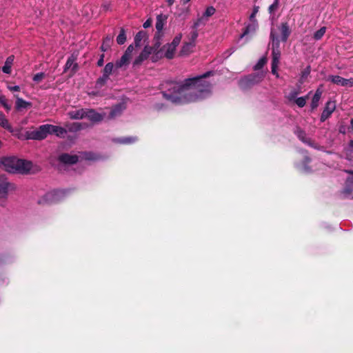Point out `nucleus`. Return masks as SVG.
<instances>
[{"mask_svg": "<svg viewBox=\"0 0 353 353\" xmlns=\"http://www.w3.org/2000/svg\"><path fill=\"white\" fill-rule=\"evenodd\" d=\"M258 26L259 25L257 21H249V22L245 26L244 31L241 35V38H243L248 36V34H254L256 31Z\"/></svg>", "mask_w": 353, "mask_h": 353, "instance_id": "obj_15", "label": "nucleus"}, {"mask_svg": "<svg viewBox=\"0 0 353 353\" xmlns=\"http://www.w3.org/2000/svg\"><path fill=\"white\" fill-rule=\"evenodd\" d=\"M50 128H52V125L46 124L41 125L37 130L31 133L29 138L37 140L43 139L50 134Z\"/></svg>", "mask_w": 353, "mask_h": 353, "instance_id": "obj_7", "label": "nucleus"}, {"mask_svg": "<svg viewBox=\"0 0 353 353\" xmlns=\"http://www.w3.org/2000/svg\"><path fill=\"white\" fill-rule=\"evenodd\" d=\"M14 189V185L10 183L5 175H0V205L1 206L6 205L9 192Z\"/></svg>", "mask_w": 353, "mask_h": 353, "instance_id": "obj_3", "label": "nucleus"}, {"mask_svg": "<svg viewBox=\"0 0 353 353\" xmlns=\"http://www.w3.org/2000/svg\"><path fill=\"white\" fill-rule=\"evenodd\" d=\"M215 8L213 6H209L206 8L203 15L199 18L193 24L194 28H197L200 26L205 25L208 21V18L215 13Z\"/></svg>", "mask_w": 353, "mask_h": 353, "instance_id": "obj_8", "label": "nucleus"}, {"mask_svg": "<svg viewBox=\"0 0 353 353\" xmlns=\"http://www.w3.org/2000/svg\"><path fill=\"white\" fill-rule=\"evenodd\" d=\"M68 114L72 119H81L85 118V109L71 110L68 112Z\"/></svg>", "mask_w": 353, "mask_h": 353, "instance_id": "obj_19", "label": "nucleus"}, {"mask_svg": "<svg viewBox=\"0 0 353 353\" xmlns=\"http://www.w3.org/2000/svg\"><path fill=\"white\" fill-rule=\"evenodd\" d=\"M134 48L133 45H130L128 48L126 49L125 53L130 55L132 57V52L134 50Z\"/></svg>", "mask_w": 353, "mask_h": 353, "instance_id": "obj_47", "label": "nucleus"}, {"mask_svg": "<svg viewBox=\"0 0 353 353\" xmlns=\"http://www.w3.org/2000/svg\"><path fill=\"white\" fill-rule=\"evenodd\" d=\"M76 68L77 64L74 63V59L72 57L68 58L65 63V70L72 68V70L74 71L76 70Z\"/></svg>", "mask_w": 353, "mask_h": 353, "instance_id": "obj_35", "label": "nucleus"}, {"mask_svg": "<svg viewBox=\"0 0 353 353\" xmlns=\"http://www.w3.org/2000/svg\"><path fill=\"white\" fill-rule=\"evenodd\" d=\"M125 108V105L123 103H119L115 105L111 110L109 117L110 119H114L118 116H119L123 110Z\"/></svg>", "mask_w": 353, "mask_h": 353, "instance_id": "obj_21", "label": "nucleus"}, {"mask_svg": "<svg viewBox=\"0 0 353 353\" xmlns=\"http://www.w3.org/2000/svg\"><path fill=\"white\" fill-rule=\"evenodd\" d=\"M65 196V191L62 190H54L45 194L39 200L40 204H51L61 201Z\"/></svg>", "mask_w": 353, "mask_h": 353, "instance_id": "obj_5", "label": "nucleus"}, {"mask_svg": "<svg viewBox=\"0 0 353 353\" xmlns=\"http://www.w3.org/2000/svg\"><path fill=\"white\" fill-rule=\"evenodd\" d=\"M70 129L74 131L79 130L81 129V124L79 123H74Z\"/></svg>", "mask_w": 353, "mask_h": 353, "instance_id": "obj_48", "label": "nucleus"}, {"mask_svg": "<svg viewBox=\"0 0 353 353\" xmlns=\"http://www.w3.org/2000/svg\"><path fill=\"white\" fill-rule=\"evenodd\" d=\"M278 66H279V65H275V64L272 63V73L273 74H274L277 78L279 77V74L277 72Z\"/></svg>", "mask_w": 353, "mask_h": 353, "instance_id": "obj_46", "label": "nucleus"}, {"mask_svg": "<svg viewBox=\"0 0 353 353\" xmlns=\"http://www.w3.org/2000/svg\"><path fill=\"white\" fill-rule=\"evenodd\" d=\"M4 114L2 113V112H0V119L2 118V117L3 116Z\"/></svg>", "mask_w": 353, "mask_h": 353, "instance_id": "obj_58", "label": "nucleus"}, {"mask_svg": "<svg viewBox=\"0 0 353 353\" xmlns=\"http://www.w3.org/2000/svg\"><path fill=\"white\" fill-rule=\"evenodd\" d=\"M259 6H254L252 10V14L249 17V21H257L256 19V15L259 12Z\"/></svg>", "mask_w": 353, "mask_h": 353, "instance_id": "obj_43", "label": "nucleus"}, {"mask_svg": "<svg viewBox=\"0 0 353 353\" xmlns=\"http://www.w3.org/2000/svg\"><path fill=\"white\" fill-rule=\"evenodd\" d=\"M310 161V159L307 156H304L303 161L301 162V163H296V166L300 171L305 172V173H309V172H310L311 170L307 165V163H308Z\"/></svg>", "mask_w": 353, "mask_h": 353, "instance_id": "obj_18", "label": "nucleus"}, {"mask_svg": "<svg viewBox=\"0 0 353 353\" xmlns=\"http://www.w3.org/2000/svg\"><path fill=\"white\" fill-rule=\"evenodd\" d=\"M190 1V0H182V1H183V4L187 3H188V1Z\"/></svg>", "mask_w": 353, "mask_h": 353, "instance_id": "obj_56", "label": "nucleus"}, {"mask_svg": "<svg viewBox=\"0 0 353 353\" xmlns=\"http://www.w3.org/2000/svg\"><path fill=\"white\" fill-rule=\"evenodd\" d=\"M270 38L272 42V63L279 65L281 57V52L279 50V40L278 37L275 34L274 30L271 31Z\"/></svg>", "mask_w": 353, "mask_h": 353, "instance_id": "obj_6", "label": "nucleus"}, {"mask_svg": "<svg viewBox=\"0 0 353 353\" xmlns=\"http://www.w3.org/2000/svg\"><path fill=\"white\" fill-rule=\"evenodd\" d=\"M181 38H182V34H178L177 36H176L174 38L173 41L170 44L176 48L178 46V45L179 44V43L181 40Z\"/></svg>", "mask_w": 353, "mask_h": 353, "instance_id": "obj_42", "label": "nucleus"}, {"mask_svg": "<svg viewBox=\"0 0 353 353\" xmlns=\"http://www.w3.org/2000/svg\"><path fill=\"white\" fill-rule=\"evenodd\" d=\"M6 97L3 95H0V104L2 103V101H4L6 100Z\"/></svg>", "mask_w": 353, "mask_h": 353, "instance_id": "obj_54", "label": "nucleus"}, {"mask_svg": "<svg viewBox=\"0 0 353 353\" xmlns=\"http://www.w3.org/2000/svg\"><path fill=\"white\" fill-rule=\"evenodd\" d=\"M146 37V34L145 32H143V31H140L139 32L136 36H135V38H134V43L136 45V46H141V41L142 40H144Z\"/></svg>", "mask_w": 353, "mask_h": 353, "instance_id": "obj_29", "label": "nucleus"}, {"mask_svg": "<svg viewBox=\"0 0 353 353\" xmlns=\"http://www.w3.org/2000/svg\"><path fill=\"white\" fill-rule=\"evenodd\" d=\"M353 154V140L350 141L347 148L345 149L346 158L348 160H351Z\"/></svg>", "mask_w": 353, "mask_h": 353, "instance_id": "obj_33", "label": "nucleus"}, {"mask_svg": "<svg viewBox=\"0 0 353 353\" xmlns=\"http://www.w3.org/2000/svg\"><path fill=\"white\" fill-rule=\"evenodd\" d=\"M194 47V44L192 42L185 43L181 49V53L182 54H189L192 49Z\"/></svg>", "mask_w": 353, "mask_h": 353, "instance_id": "obj_30", "label": "nucleus"}, {"mask_svg": "<svg viewBox=\"0 0 353 353\" xmlns=\"http://www.w3.org/2000/svg\"><path fill=\"white\" fill-rule=\"evenodd\" d=\"M175 0H167L168 6H172L174 3Z\"/></svg>", "mask_w": 353, "mask_h": 353, "instance_id": "obj_55", "label": "nucleus"}, {"mask_svg": "<svg viewBox=\"0 0 353 353\" xmlns=\"http://www.w3.org/2000/svg\"><path fill=\"white\" fill-rule=\"evenodd\" d=\"M210 72L189 78L181 83L172 82L162 92L163 97L168 101L181 104L194 102L208 97L212 92V84L205 80Z\"/></svg>", "mask_w": 353, "mask_h": 353, "instance_id": "obj_1", "label": "nucleus"}, {"mask_svg": "<svg viewBox=\"0 0 353 353\" xmlns=\"http://www.w3.org/2000/svg\"><path fill=\"white\" fill-rule=\"evenodd\" d=\"M192 31L191 32L189 37V42H192L194 44V41L198 37V32L196 30V28H194L193 26L192 27Z\"/></svg>", "mask_w": 353, "mask_h": 353, "instance_id": "obj_39", "label": "nucleus"}, {"mask_svg": "<svg viewBox=\"0 0 353 353\" xmlns=\"http://www.w3.org/2000/svg\"><path fill=\"white\" fill-rule=\"evenodd\" d=\"M136 141V139L134 137H127V138H122L119 139L117 141L120 143L123 144H129L134 142Z\"/></svg>", "mask_w": 353, "mask_h": 353, "instance_id": "obj_38", "label": "nucleus"}, {"mask_svg": "<svg viewBox=\"0 0 353 353\" xmlns=\"http://www.w3.org/2000/svg\"><path fill=\"white\" fill-rule=\"evenodd\" d=\"M50 134H55L60 137H63L66 134V130L64 128L56 125H52V128H50Z\"/></svg>", "mask_w": 353, "mask_h": 353, "instance_id": "obj_26", "label": "nucleus"}, {"mask_svg": "<svg viewBox=\"0 0 353 353\" xmlns=\"http://www.w3.org/2000/svg\"><path fill=\"white\" fill-rule=\"evenodd\" d=\"M159 46V45L154 47L145 46L141 54L135 59L134 65L141 64L144 60L148 59L150 54L155 52Z\"/></svg>", "mask_w": 353, "mask_h": 353, "instance_id": "obj_9", "label": "nucleus"}, {"mask_svg": "<svg viewBox=\"0 0 353 353\" xmlns=\"http://www.w3.org/2000/svg\"><path fill=\"white\" fill-rule=\"evenodd\" d=\"M113 68L114 65L112 63H107L103 69V74L102 77H101L100 81H106L108 79V77L112 73Z\"/></svg>", "mask_w": 353, "mask_h": 353, "instance_id": "obj_23", "label": "nucleus"}, {"mask_svg": "<svg viewBox=\"0 0 353 353\" xmlns=\"http://www.w3.org/2000/svg\"><path fill=\"white\" fill-rule=\"evenodd\" d=\"M167 20V16L163 14H159L157 17V22H156V28L158 32H161L163 28V26Z\"/></svg>", "mask_w": 353, "mask_h": 353, "instance_id": "obj_24", "label": "nucleus"}, {"mask_svg": "<svg viewBox=\"0 0 353 353\" xmlns=\"http://www.w3.org/2000/svg\"><path fill=\"white\" fill-rule=\"evenodd\" d=\"M100 80H101V78L99 79L97 82V85L101 86L102 85H103L106 82V81H100Z\"/></svg>", "mask_w": 353, "mask_h": 353, "instance_id": "obj_53", "label": "nucleus"}, {"mask_svg": "<svg viewBox=\"0 0 353 353\" xmlns=\"http://www.w3.org/2000/svg\"><path fill=\"white\" fill-rule=\"evenodd\" d=\"M264 77L265 73L263 72H259L241 79L239 82V85L241 89L246 90L260 83Z\"/></svg>", "mask_w": 353, "mask_h": 353, "instance_id": "obj_4", "label": "nucleus"}, {"mask_svg": "<svg viewBox=\"0 0 353 353\" xmlns=\"http://www.w3.org/2000/svg\"><path fill=\"white\" fill-rule=\"evenodd\" d=\"M279 30L281 32V41H286L291 33V30L288 23H282L279 27Z\"/></svg>", "mask_w": 353, "mask_h": 353, "instance_id": "obj_17", "label": "nucleus"}, {"mask_svg": "<svg viewBox=\"0 0 353 353\" xmlns=\"http://www.w3.org/2000/svg\"><path fill=\"white\" fill-rule=\"evenodd\" d=\"M336 108V105L334 101H329L327 102L325 107L321 114V121H325L334 112Z\"/></svg>", "mask_w": 353, "mask_h": 353, "instance_id": "obj_14", "label": "nucleus"}, {"mask_svg": "<svg viewBox=\"0 0 353 353\" xmlns=\"http://www.w3.org/2000/svg\"><path fill=\"white\" fill-rule=\"evenodd\" d=\"M45 77L46 74L43 72L37 73L33 77V81L36 83H39L45 78Z\"/></svg>", "mask_w": 353, "mask_h": 353, "instance_id": "obj_41", "label": "nucleus"}, {"mask_svg": "<svg viewBox=\"0 0 353 353\" xmlns=\"http://www.w3.org/2000/svg\"><path fill=\"white\" fill-rule=\"evenodd\" d=\"M126 41L125 32L123 29H121L119 34L117 37V42L118 44H123Z\"/></svg>", "mask_w": 353, "mask_h": 353, "instance_id": "obj_36", "label": "nucleus"}, {"mask_svg": "<svg viewBox=\"0 0 353 353\" xmlns=\"http://www.w3.org/2000/svg\"><path fill=\"white\" fill-rule=\"evenodd\" d=\"M0 166L10 173H27L32 167L31 161L20 159L15 157L3 158L1 160Z\"/></svg>", "mask_w": 353, "mask_h": 353, "instance_id": "obj_2", "label": "nucleus"}, {"mask_svg": "<svg viewBox=\"0 0 353 353\" xmlns=\"http://www.w3.org/2000/svg\"><path fill=\"white\" fill-rule=\"evenodd\" d=\"M351 127L353 128V118L350 121Z\"/></svg>", "mask_w": 353, "mask_h": 353, "instance_id": "obj_57", "label": "nucleus"}, {"mask_svg": "<svg viewBox=\"0 0 353 353\" xmlns=\"http://www.w3.org/2000/svg\"><path fill=\"white\" fill-rule=\"evenodd\" d=\"M131 57L126 53H124L121 58L116 62V66L117 68H121L129 63Z\"/></svg>", "mask_w": 353, "mask_h": 353, "instance_id": "obj_27", "label": "nucleus"}, {"mask_svg": "<svg viewBox=\"0 0 353 353\" xmlns=\"http://www.w3.org/2000/svg\"><path fill=\"white\" fill-rule=\"evenodd\" d=\"M8 89L10 91L13 92L20 91V87L18 85H14V86L8 85Z\"/></svg>", "mask_w": 353, "mask_h": 353, "instance_id": "obj_49", "label": "nucleus"}, {"mask_svg": "<svg viewBox=\"0 0 353 353\" xmlns=\"http://www.w3.org/2000/svg\"><path fill=\"white\" fill-rule=\"evenodd\" d=\"M330 81L336 84L341 86H347V87H352L353 86V79H344L340 76H331L330 77Z\"/></svg>", "mask_w": 353, "mask_h": 353, "instance_id": "obj_10", "label": "nucleus"}, {"mask_svg": "<svg viewBox=\"0 0 353 353\" xmlns=\"http://www.w3.org/2000/svg\"><path fill=\"white\" fill-rule=\"evenodd\" d=\"M311 92H310L305 97H301L296 98L294 102L299 107L303 108L306 104V101L308 99Z\"/></svg>", "mask_w": 353, "mask_h": 353, "instance_id": "obj_28", "label": "nucleus"}, {"mask_svg": "<svg viewBox=\"0 0 353 353\" xmlns=\"http://www.w3.org/2000/svg\"><path fill=\"white\" fill-rule=\"evenodd\" d=\"M322 90L320 88H318L312 97L311 102V108L312 110L316 109L319 105V102L322 95Z\"/></svg>", "mask_w": 353, "mask_h": 353, "instance_id": "obj_22", "label": "nucleus"}, {"mask_svg": "<svg viewBox=\"0 0 353 353\" xmlns=\"http://www.w3.org/2000/svg\"><path fill=\"white\" fill-rule=\"evenodd\" d=\"M295 134H296V136L298 137V138L303 143L312 146V147H314L313 145V143H312V141L310 140V139L307 138V136H306V134L305 132L302 130L300 128H297L295 131Z\"/></svg>", "mask_w": 353, "mask_h": 353, "instance_id": "obj_20", "label": "nucleus"}, {"mask_svg": "<svg viewBox=\"0 0 353 353\" xmlns=\"http://www.w3.org/2000/svg\"><path fill=\"white\" fill-rule=\"evenodd\" d=\"M14 61V56L8 57L5 62V65L2 68V71L6 74L11 73V67Z\"/></svg>", "mask_w": 353, "mask_h": 353, "instance_id": "obj_25", "label": "nucleus"}, {"mask_svg": "<svg viewBox=\"0 0 353 353\" xmlns=\"http://www.w3.org/2000/svg\"><path fill=\"white\" fill-rule=\"evenodd\" d=\"M0 125L3 128L9 130L10 132H12V128L10 125L8 119L6 118L5 115L2 117L0 119Z\"/></svg>", "mask_w": 353, "mask_h": 353, "instance_id": "obj_31", "label": "nucleus"}, {"mask_svg": "<svg viewBox=\"0 0 353 353\" xmlns=\"http://www.w3.org/2000/svg\"><path fill=\"white\" fill-rule=\"evenodd\" d=\"M15 101V109L19 112H21L23 110L28 109L32 106V103L26 101L22 98L19 97L18 94L14 95Z\"/></svg>", "mask_w": 353, "mask_h": 353, "instance_id": "obj_13", "label": "nucleus"}, {"mask_svg": "<svg viewBox=\"0 0 353 353\" xmlns=\"http://www.w3.org/2000/svg\"><path fill=\"white\" fill-rule=\"evenodd\" d=\"M266 63V59L263 57L259 60L257 63L254 65V70H259L263 67L265 63Z\"/></svg>", "mask_w": 353, "mask_h": 353, "instance_id": "obj_40", "label": "nucleus"}, {"mask_svg": "<svg viewBox=\"0 0 353 353\" xmlns=\"http://www.w3.org/2000/svg\"><path fill=\"white\" fill-rule=\"evenodd\" d=\"M310 72V68H307L303 72H302V79L306 78Z\"/></svg>", "mask_w": 353, "mask_h": 353, "instance_id": "obj_50", "label": "nucleus"}, {"mask_svg": "<svg viewBox=\"0 0 353 353\" xmlns=\"http://www.w3.org/2000/svg\"><path fill=\"white\" fill-rule=\"evenodd\" d=\"M325 31H326V28L325 27L321 28L319 30H317L316 32H314V39L315 40L321 39L323 37V35L325 34Z\"/></svg>", "mask_w": 353, "mask_h": 353, "instance_id": "obj_37", "label": "nucleus"}, {"mask_svg": "<svg viewBox=\"0 0 353 353\" xmlns=\"http://www.w3.org/2000/svg\"><path fill=\"white\" fill-rule=\"evenodd\" d=\"M105 117V113L100 114L92 109H85V118H88L89 120L93 122H99L101 121Z\"/></svg>", "mask_w": 353, "mask_h": 353, "instance_id": "obj_12", "label": "nucleus"}, {"mask_svg": "<svg viewBox=\"0 0 353 353\" xmlns=\"http://www.w3.org/2000/svg\"><path fill=\"white\" fill-rule=\"evenodd\" d=\"M1 105L6 109L7 112L11 110V105L8 103V100L6 99L4 101H2V103Z\"/></svg>", "mask_w": 353, "mask_h": 353, "instance_id": "obj_45", "label": "nucleus"}, {"mask_svg": "<svg viewBox=\"0 0 353 353\" xmlns=\"http://www.w3.org/2000/svg\"><path fill=\"white\" fill-rule=\"evenodd\" d=\"M175 51H176V48L174 47H173L172 45H170V43H168V44L163 46V47L161 49V50L157 52V54L161 53V54L159 56L162 57L163 54V56L165 57L170 59L174 57Z\"/></svg>", "mask_w": 353, "mask_h": 353, "instance_id": "obj_11", "label": "nucleus"}, {"mask_svg": "<svg viewBox=\"0 0 353 353\" xmlns=\"http://www.w3.org/2000/svg\"><path fill=\"white\" fill-rule=\"evenodd\" d=\"M279 0H274V2L269 7V12L272 13L278 8Z\"/></svg>", "mask_w": 353, "mask_h": 353, "instance_id": "obj_44", "label": "nucleus"}, {"mask_svg": "<svg viewBox=\"0 0 353 353\" xmlns=\"http://www.w3.org/2000/svg\"><path fill=\"white\" fill-rule=\"evenodd\" d=\"M152 20L151 19H148L144 23H143V27L145 28H149L151 25H152Z\"/></svg>", "mask_w": 353, "mask_h": 353, "instance_id": "obj_52", "label": "nucleus"}, {"mask_svg": "<svg viewBox=\"0 0 353 353\" xmlns=\"http://www.w3.org/2000/svg\"><path fill=\"white\" fill-rule=\"evenodd\" d=\"M112 37H107L101 46V50L105 52L108 50V48L110 47L111 43H112Z\"/></svg>", "mask_w": 353, "mask_h": 353, "instance_id": "obj_34", "label": "nucleus"}, {"mask_svg": "<svg viewBox=\"0 0 353 353\" xmlns=\"http://www.w3.org/2000/svg\"><path fill=\"white\" fill-rule=\"evenodd\" d=\"M103 59H104V54H102L100 57V59L98 60L97 65L99 66H102L103 65Z\"/></svg>", "mask_w": 353, "mask_h": 353, "instance_id": "obj_51", "label": "nucleus"}, {"mask_svg": "<svg viewBox=\"0 0 353 353\" xmlns=\"http://www.w3.org/2000/svg\"><path fill=\"white\" fill-rule=\"evenodd\" d=\"M348 172L353 174V171H349Z\"/></svg>", "mask_w": 353, "mask_h": 353, "instance_id": "obj_59", "label": "nucleus"}, {"mask_svg": "<svg viewBox=\"0 0 353 353\" xmlns=\"http://www.w3.org/2000/svg\"><path fill=\"white\" fill-rule=\"evenodd\" d=\"M59 159L65 164L72 165L76 163L79 158L75 154H62L59 156Z\"/></svg>", "mask_w": 353, "mask_h": 353, "instance_id": "obj_16", "label": "nucleus"}, {"mask_svg": "<svg viewBox=\"0 0 353 353\" xmlns=\"http://www.w3.org/2000/svg\"><path fill=\"white\" fill-rule=\"evenodd\" d=\"M299 93L298 90L293 89L286 95V98L289 101H294L297 98Z\"/></svg>", "mask_w": 353, "mask_h": 353, "instance_id": "obj_32", "label": "nucleus"}]
</instances>
